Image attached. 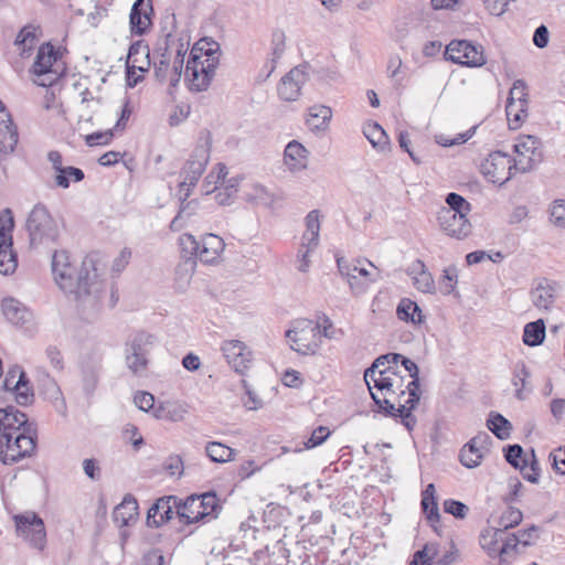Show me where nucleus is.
Listing matches in <instances>:
<instances>
[{
  "label": "nucleus",
  "mask_w": 565,
  "mask_h": 565,
  "mask_svg": "<svg viewBox=\"0 0 565 565\" xmlns=\"http://www.w3.org/2000/svg\"><path fill=\"white\" fill-rule=\"evenodd\" d=\"M52 271L60 288L74 295L84 307H97L106 291V284L99 279L97 262L93 255L85 257L76 271L67 252L56 250L52 257Z\"/></svg>",
  "instance_id": "obj_1"
},
{
  "label": "nucleus",
  "mask_w": 565,
  "mask_h": 565,
  "mask_svg": "<svg viewBox=\"0 0 565 565\" xmlns=\"http://www.w3.org/2000/svg\"><path fill=\"white\" fill-rule=\"evenodd\" d=\"M212 147V134L207 129L200 131L196 146L192 151L190 158L181 170V177L183 181L180 183V192H184L182 203L177 216L171 221L170 228L174 232L182 230L184 226V218L191 215L188 212L192 202L185 203V200L190 196L191 189L196 185L202 173L205 170L206 164L210 161Z\"/></svg>",
  "instance_id": "obj_2"
},
{
  "label": "nucleus",
  "mask_w": 565,
  "mask_h": 565,
  "mask_svg": "<svg viewBox=\"0 0 565 565\" xmlns=\"http://www.w3.org/2000/svg\"><path fill=\"white\" fill-rule=\"evenodd\" d=\"M218 44L199 41L192 49L185 67L190 90H206L220 62Z\"/></svg>",
  "instance_id": "obj_3"
},
{
  "label": "nucleus",
  "mask_w": 565,
  "mask_h": 565,
  "mask_svg": "<svg viewBox=\"0 0 565 565\" xmlns=\"http://www.w3.org/2000/svg\"><path fill=\"white\" fill-rule=\"evenodd\" d=\"M371 396L379 408L386 415L399 417V405L404 404L401 397L406 395L404 390V377L399 375L393 366L384 369L377 376V381L372 383Z\"/></svg>",
  "instance_id": "obj_4"
},
{
  "label": "nucleus",
  "mask_w": 565,
  "mask_h": 565,
  "mask_svg": "<svg viewBox=\"0 0 565 565\" xmlns=\"http://www.w3.org/2000/svg\"><path fill=\"white\" fill-rule=\"evenodd\" d=\"M31 247L49 246L58 237V226L43 204L33 206L25 222Z\"/></svg>",
  "instance_id": "obj_5"
},
{
  "label": "nucleus",
  "mask_w": 565,
  "mask_h": 565,
  "mask_svg": "<svg viewBox=\"0 0 565 565\" xmlns=\"http://www.w3.org/2000/svg\"><path fill=\"white\" fill-rule=\"evenodd\" d=\"M35 446L36 431L34 427H24V431L6 433L0 436V461L3 465H13L30 457Z\"/></svg>",
  "instance_id": "obj_6"
},
{
  "label": "nucleus",
  "mask_w": 565,
  "mask_h": 565,
  "mask_svg": "<svg viewBox=\"0 0 565 565\" xmlns=\"http://www.w3.org/2000/svg\"><path fill=\"white\" fill-rule=\"evenodd\" d=\"M221 510L214 492L192 494L178 505V518L183 524H192L205 519H215Z\"/></svg>",
  "instance_id": "obj_7"
},
{
  "label": "nucleus",
  "mask_w": 565,
  "mask_h": 565,
  "mask_svg": "<svg viewBox=\"0 0 565 565\" xmlns=\"http://www.w3.org/2000/svg\"><path fill=\"white\" fill-rule=\"evenodd\" d=\"M290 348L299 354H315L322 344L320 322L309 319H297L286 331Z\"/></svg>",
  "instance_id": "obj_8"
},
{
  "label": "nucleus",
  "mask_w": 565,
  "mask_h": 565,
  "mask_svg": "<svg viewBox=\"0 0 565 565\" xmlns=\"http://www.w3.org/2000/svg\"><path fill=\"white\" fill-rule=\"evenodd\" d=\"M179 241L182 253L203 264H215L225 247L223 238L212 233L204 234L200 241L192 234H183Z\"/></svg>",
  "instance_id": "obj_9"
},
{
  "label": "nucleus",
  "mask_w": 565,
  "mask_h": 565,
  "mask_svg": "<svg viewBox=\"0 0 565 565\" xmlns=\"http://www.w3.org/2000/svg\"><path fill=\"white\" fill-rule=\"evenodd\" d=\"M404 366V369L409 373V377L412 379L407 384L406 388L408 391V398L404 402V404L399 405V416L403 425L411 430L415 424L416 418L413 416L412 412L417 407L420 401V390H419V369L417 364L398 353H393V363L397 365V363Z\"/></svg>",
  "instance_id": "obj_10"
},
{
  "label": "nucleus",
  "mask_w": 565,
  "mask_h": 565,
  "mask_svg": "<svg viewBox=\"0 0 565 565\" xmlns=\"http://www.w3.org/2000/svg\"><path fill=\"white\" fill-rule=\"evenodd\" d=\"M153 345V335L138 332L125 348V362L128 370L136 376H143L149 364V354Z\"/></svg>",
  "instance_id": "obj_11"
},
{
  "label": "nucleus",
  "mask_w": 565,
  "mask_h": 565,
  "mask_svg": "<svg viewBox=\"0 0 565 565\" xmlns=\"http://www.w3.org/2000/svg\"><path fill=\"white\" fill-rule=\"evenodd\" d=\"M15 533L26 541L30 546L42 551L46 543V532L43 520L35 512H25L12 516Z\"/></svg>",
  "instance_id": "obj_12"
},
{
  "label": "nucleus",
  "mask_w": 565,
  "mask_h": 565,
  "mask_svg": "<svg viewBox=\"0 0 565 565\" xmlns=\"http://www.w3.org/2000/svg\"><path fill=\"white\" fill-rule=\"evenodd\" d=\"M481 172L487 180L501 185L518 171L514 158L502 151H494L481 163Z\"/></svg>",
  "instance_id": "obj_13"
},
{
  "label": "nucleus",
  "mask_w": 565,
  "mask_h": 565,
  "mask_svg": "<svg viewBox=\"0 0 565 565\" xmlns=\"http://www.w3.org/2000/svg\"><path fill=\"white\" fill-rule=\"evenodd\" d=\"M518 158L514 159L516 171L525 173L542 161L541 140L532 135L522 136L513 146Z\"/></svg>",
  "instance_id": "obj_14"
},
{
  "label": "nucleus",
  "mask_w": 565,
  "mask_h": 565,
  "mask_svg": "<svg viewBox=\"0 0 565 565\" xmlns=\"http://www.w3.org/2000/svg\"><path fill=\"white\" fill-rule=\"evenodd\" d=\"M309 68L308 63L299 64L281 77L277 85L280 99L295 102L299 98L302 86L309 81Z\"/></svg>",
  "instance_id": "obj_15"
},
{
  "label": "nucleus",
  "mask_w": 565,
  "mask_h": 565,
  "mask_svg": "<svg viewBox=\"0 0 565 565\" xmlns=\"http://www.w3.org/2000/svg\"><path fill=\"white\" fill-rule=\"evenodd\" d=\"M57 62V52L51 43L40 46L32 70L38 77H43L36 83L41 86H51L58 78L60 73L53 66Z\"/></svg>",
  "instance_id": "obj_16"
},
{
  "label": "nucleus",
  "mask_w": 565,
  "mask_h": 565,
  "mask_svg": "<svg viewBox=\"0 0 565 565\" xmlns=\"http://www.w3.org/2000/svg\"><path fill=\"white\" fill-rule=\"evenodd\" d=\"M337 264L340 274L347 277L351 290L356 295L366 290L367 282H374L379 279V273L373 275L363 266L364 260L359 259L353 264H347L342 258H338Z\"/></svg>",
  "instance_id": "obj_17"
},
{
  "label": "nucleus",
  "mask_w": 565,
  "mask_h": 565,
  "mask_svg": "<svg viewBox=\"0 0 565 565\" xmlns=\"http://www.w3.org/2000/svg\"><path fill=\"white\" fill-rule=\"evenodd\" d=\"M221 351L228 365L238 374H245L252 364V351L239 340H225Z\"/></svg>",
  "instance_id": "obj_18"
},
{
  "label": "nucleus",
  "mask_w": 565,
  "mask_h": 565,
  "mask_svg": "<svg viewBox=\"0 0 565 565\" xmlns=\"http://www.w3.org/2000/svg\"><path fill=\"white\" fill-rule=\"evenodd\" d=\"M150 67L149 46L143 41L134 42L128 51L126 74L129 86H136L141 79L140 76L132 78L136 71L147 72Z\"/></svg>",
  "instance_id": "obj_19"
},
{
  "label": "nucleus",
  "mask_w": 565,
  "mask_h": 565,
  "mask_svg": "<svg viewBox=\"0 0 565 565\" xmlns=\"http://www.w3.org/2000/svg\"><path fill=\"white\" fill-rule=\"evenodd\" d=\"M446 202L448 206H443L437 214V221L440 230L450 237H457L459 232V194L451 192L447 195Z\"/></svg>",
  "instance_id": "obj_20"
},
{
  "label": "nucleus",
  "mask_w": 565,
  "mask_h": 565,
  "mask_svg": "<svg viewBox=\"0 0 565 565\" xmlns=\"http://www.w3.org/2000/svg\"><path fill=\"white\" fill-rule=\"evenodd\" d=\"M490 436L480 433L461 448V465L475 468L480 465L484 454L489 451Z\"/></svg>",
  "instance_id": "obj_21"
},
{
  "label": "nucleus",
  "mask_w": 565,
  "mask_h": 565,
  "mask_svg": "<svg viewBox=\"0 0 565 565\" xmlns=\"http://www.w3.org/2000/svg\"><path fill=\"white\" fill-rule=\"evenodd\" d=\"M177 497L168 495L158 499L148 510L147 513V525L151 527H159L163 523L170 521L173 515V509L178 513Z\"/></svg>",
  "instance_id": "obj_22"
},
{
  "label": "nucleus",
  "mask_w": 565,
  "mask_h": 565,
  "mask_svg": "<svg viewBox=\"0 0 565 565\" xmlns=\"http://www.w3.org/2000/svg\"><path fill=\"white\" fill-rule=\"evenodd\" d=\"M152 0H136L129 15L131 32L137 35L145 34L152 23Z\"/></svg>",
  "instance_id": "obj_23"
},
{
  "label": "nucleus",
  "mask_w": 565,
  "mask_h": 565,
  "mask_svg": "<svg viewBox=\"0 0 565 565\" xmlns=\"http://www.w3.org/2000/svg\"><path fill=\"white\" fill-rule=\"evenodd\" d=\"M556 292V282L542 279L531 289L530 298L536 309L548 311L555 302Z\"/></svg>",
  "instance_id": "obj_24"
},
{
  "label": "nucleus",
  "mask_w": 565,
  "mask_h": 565,
  "mask_svg": "<svg viewBox=\"0 0 565 565\" xmlns=\"http://www.w3.org/2000/svg\"><path fill=\"white\" fill-rule=\"evenodd\" d=\"M24 427H33L28 423L24 413L13 406L0 409V436L6 433L24 431Z\"/></svg>",
  "instance_id": "obj_25"
},
{
  "label": "nucleus",
  "mask_w": 565,
  "mask_h": 565,
  "mask_svg": "<svg viewBox=\"0 0 565 565\" xmlns=\"http://www.w3.org/2000/svg\"><path fill=\"white\" fill-rule=\"evenodd\" d=\"M407 275L412 277L415 288L422 292H433L435 281L420 259L413 262L407 268Z\"/></svg>",
  "instance_id": "obj_26"
},
{
  "label": "nucleus",
  "mask_w": 565,
  "mask_h": 565,
  "mask_svg": "<svg viewBox=\"0 0 565 565\" xmlns=\"http://www.w3.org/2000/svg\"><path fill=\"white\" fill-rule=\"evenodd\" d=\"M1 309L6 319L14 326H22L31 319L29 309L14 298H4L1 302Z\"/></svg>",
  "instance_id": "obj_27"
},
{
  "label": "nucleus",
  "mask_w": 565,
  "mask_h": 565,
  "mask_svg": "<svg viewBox=\"0 0 565 565\" xmlns=\"http://www.w3.org/2000/svg\"><path fill=\"white\" fill-rule=\"evenodd\" d=\"M284 159L291 171H300L307 168L308 150L297 140H292L285 148Z\"/></svg>",
  "instance_id": "obj_28"
},
{
  "label": "nucleus",
  "mask_w": 565,
  "mask_h": 565,
  "mask_svg": "<svg viewBox=\"0 0 565 565\" xmlns=\"http://www.w3.org/2000/svg\"><path fill=\"white\" fill-rule=\"evenodd\" d=\"M332 119V109L326 105H313L308 109L306 124L312 131H326Z\"/></svg>",
  "instance_id": "obj_29"
},
{
  "label": "nucleus",
  "mask_w": 565,
  "mask_h": 565,
  "mask_svg": "<svg viewBox=\"0 0 565 565\" xmlns=\"http://www.w3.org/2000/svg\"><path fill=\"white\" fill-rule=\"evenodd\" d=\"M164 53L163 57H170V55L174 52L175 58L178 61V65L183 66L184 56L188 52L190 41L186 36H178L172 32L167 33L166 42H164Z\"/></svg>",
  "instance_id": "obj_30"
},
{
  "label": "nucleus",
  "mask_w": 565,
  "mask_h": 565,
  "mask_svg": "<svg viewBox=\"0 0 565 565\" xmlns=\"http://www.w3.org/2000/svg\"><path fill=\"white\" fill-rule=\"evenodd\" d=\"M138 514V502L131 494H126L122 502L114 510V520L120 526H127Z\"/></svg>",
  "instance_id": "obj_31"
},
{
  "label": "nucleus",
  "mask_w": 565,
  "mask_h": 565,
  "mask_svg": "<svg viewBox=\"0 0 565 565\" xmlns=\"http://www.w3.org/2000/svg\"><path fill=\"white\" fill-rule=\"evenodd\" d=\"M504 536L503 529L489 526L480 534V545L492 558H497Z\"/></svg>",
  "instance_id": "obj_32"
},
{
  "label": "nucleus",
  "mask_w": 565,
  "mask_h": 565,
  "mask_svg": "<svg viewBox=\"0 0 565 565\" xmlns=\"http://www.w3.org/2000/svg\"><path fill=\"white\" fill-rule=\"evenodd\" d=\"M461 66L480 67L486 64L482 45L461 40Z\"/></svg>",
  "instance_id": "obj_33"
},
{
  "label": "nucleus",
  "mask_w": 565,
  "mask_h": 565,
  "mask_svg": "<svg viewBox=\"0 0 565 565\" xmlns=\"http://www.w3.org/2000/svg\"><path fill=\"white\" fill-rule=\"evenodd\" d=\"M188 413L186 405L180 402H166L157 406L153 416L157 419L181 422Z\"/></svg>",
  "instance_id": "obj_34"
},
{
  "label": "nucleus",
  "mask_w": 565,
  "mask_h": 565,
  "mask_svg": "<svg viewBox=\"0 0 565 565\" xmlns=\"http://www.w3.org/2000/svg\"><path fill=\"white\" fill-rule=\"evenodd\" d=\"M520 547L521 544L518 540V535L515 533L504 532L498 555L499 562L501 564H509L513 562L515 557L521 553Z\"/></svg>",
  "instance_id": "obj_35"
},
{
  "label": "nucleus",
  "mask_w": 565,
  "mask_h": 565,
  "mask_svg": "<svg viewBox=\"0 0 565 565\" xmlns=\"http://www.w3.org/2000/svg\"><path fill=\"white\" fill-rule=\"evenodd\" d=\"M40 34V26L32 24L25 25L20 30L14 44L21 49L22 56L29 55L35 46Z\"/></svg>",
  "instance_id": "obj_36"
},
{
  "label": "nucleus",
  "mask_w": 565,
  "mask_h": 565,
  "mask_svg": "<svg viewBox=\"0 0 565 565\" xmlns=\"http://www.w3.org/2000/svg\"><path fill=\"white\" fill-rule=\"evenodd\" d=\"M320 220L319 211L312 210L306 216V231L302 234L305 245L317 247L319 244Z\"/></svg>",
  "instance_id": "obj_37"
},
{
  "label": "nucleus",
  "mask_w": 565,
  "mask_h": 565,
  "mask_svg": "<svg viewBox=\"0 0 565 565\" xmlns=\"http://www.w3.org/2000/svg\"><path fill=\"white\" fill-rule=\"evenodd\" d=\"M422 509L431 524L439 522L440 515L435 500V486L433 483H429L422 493Z\"/></svg>",
  "instance_id": "obj_38"
},
{
  "label": "nucleus",
  "mask_w": 565,
  "mask_h": 565,
  "mask_svg": "<svg viewBox=\"0 0 565 565\" xmlns=\"http://www.w3.org/2000/svg\"><path fill=\"white\" fill-rule=\"evenodd\" d=\"M396 315L398 319L403 321H412L413 323H422L424 319L418 305L408 298H403L399 301Z\"/></svg>",
  "instance_id": "obj_39"
},
{
  "label": "nucleus",
  "mask_w": 565,
  "mask_h": 565,
  "mask_svg": "<svg viewBox=\"0 0 565 565\" xmlns=\"http://www.w3.org/2000/svg\"><path fill=\"white\" fill-rule=\"evenodd\" d=\"M205 451L213 462L218 463L232 461L235 457L234 449L218 441H209L205 446Z\"/></svg>",
  "instance_id": "obj_40"
},
{
  "label": "nucleus",
  "mask_w": 565,
  "mask_h": 565,
  "mask_svg": "<svg viewBox=\"0 0 565 565\" xmlns=\"http://www.w3.org/2000/svg\"><path fill=\"white\" fill-rule=\"evenodd\" d=\"M487 427L501 440L510 438L512 425L499 413L491 412L489 414Z\"/></svg>",
  "instance_id": "obj_41"
},
{
  "label": "nucleus",
  "mask_w": 565,
  "mask_h": 565,
  "mask_svg": "<svg viewBox=\"0 0 565 565\" xmlns=\"http://www.w3.org/2000/svg\"><path fill=\"white\" fill-rule=\"evenodd\" d=\"M545 339V323L542 319L529 322L524 327L523 342L529 347L540 345Z\"/></svg>",
  "instance_id": "obj_42"
},
{
  "label": "nucleus",
  "mask_w": 565,
  "mask_h": 565,
  "mask_svg": "<svg viewBox=\"0 0 565 565\" xmlns=\"http://www.w3.org/2000/svg\"><path fill=\"white\" fill-rule=\"evenodd\" d=\"M363 134L374 148L384 150L388 146V137L377 122H367L364 125Z\"/></svg>",
  "instance_id": "obj_43"
},
{
  "label": "nucleus",
  "mask_w": 565,
  "mask_h": 565,
  "mask_svg": "<svg viewBox=\"0 0 565 565\" xmlns=\"http://www.w3.org/2000/svg\"><path fill=\"white\" fill-rule=\"evenodd\" d=\"M527 106L521 103L508 102L505 106L507 119L511 129H518L527 117Z\"/></svg>",
  "instance_id": "obj_44"
},
{
  "label": "nucleus",
  "mask_w": 565,
  "mask_h": 565,
  "mask_svg": "<svg viewBox=\"0 0 565 565\" xmlns=\"http://www.w3.org/2000/svg\"><path fill=\"white\" fill-rule=\"evenodd\" d=\"M0 152L8 154L11 153L18 143V131L9 116V122L6 127L0 126Z\"/></svg>",
  "instance_id": "obj_45"
},
{
  "label": "nucleus",
  "mask_w": 565,
  "mask_h": 565,
  "mask_svg": "<svg viewBox=\"0 0 565 565\" xmlns=\"http://www.w3.org/2000/svg\"><path fill=\"white\" fill-rule=\"evenodd\" d=\"M14 227L13 214L10 209H4L0 212V247L13 246L12 231Z\"/></svg>",
  "instance_id": "obj_46"
},
{
  "label": "nucleus",
  "mask_w": 565,
  "mask_h": 565,
  "mask_svg": "<svg viewBox=\"0 0 565 565\" xmlns=\"http://www.w3.org/2000/svg\"><path fill=\"white\" fill-rule=\"evenodd\" d=\"M391 362H393V353L381 355L374 360L370 367L365 370L364 381L370 392H372L373 388L372 383H375V381H377V376H380L383 370L387 367L385 365Z\"/></svg>",
  "instance_id": "obj_47"
},
{
  "label": "nucleus",
  "mask_w": 565,
  "mask_h": 565,
  "mask_svg": "<svg viewBox=\"0 0 565 565\" xmlns=\"http://www.w3.org/2000/svg\"><path fill=\"white\" fill-rule=\"evenodd\" d=\"M85 174L82 169L76 167H63L57 173H55V184L58 188L67 189L71 184V180L74 182H81L84 180Z\"/></svg>",
  "instance_id": "obj_48"
},
{
  "label": "nucleus",
  "mask_w": 565,
  "mask_h": 565,
  "mask_svg": "<svg viewBox=\"0 0 565 565\" xmlns=\"http://www.w3.org/2000/svg\"><path fill=\"white\" fill-rule=\"evenodd\" d=\"M522 520L523 513L521 510L514 507H508L499 516L495 527L503 529V532H507L509 529L519 525Z\"/></svg>",
  "instance_id": "obj_49"
},
{
  "label": "nucleus",
  "mask_w": 565,
  "mask_h": 565,
  "mask_svg": "<svg viewBox=\"0 0 565 565\" xmlns=\"http://www.w3.org/2000/svg\"><path fill=\"white\" fill-rule=\"evenodd\" d=\"M18 267L17 253L12 247L1 246L0 247V274L8 276L12 275Z\"/></svg>",
  "instance_id": "obj_50"
},
{
  "label": "nucleus",
  "mask_w": 565,
  "mask_h": 565,
  "mask_svg": "<svg viewBox=\"0 0 565 565\" xmlns=\"http://www.w3.org/2000/svg\"><path fill=\"white\" fill-rule=\"evenodd\" d=\"M438 554V546L434 543H427L422 550L414 553L408 565H431Z\"/></svg>",
  "instance_id": "obj_51"
},
{
  "label": "nucleus",
  "mask_w": 565,
  "mask_h": 565,
  "mask_svg": "<svg viewBox=\"0 0 565 565\" xmlns=\"http://www.w3.org/2000/svg\"><path fill=\"white\" fill-rule=\"evenodd\" d=\"M26 375L19 367H12L6 375L3 386L7 391H14L25 387Z\"/></svg>",
  "instance_id": "obj_52"
},
{
  "label": "nucleus",
  "mask_w": 565,
  "mask_h": 565,
  "mask_svg": "<svg viewBox=\"0 0 565 565\" xmlns=\"http://www.w3.org/2000/svg\"><path fill=\"white\" fill-rule=\"evenodd\" d=\"M523 448L518 445H509L504 448V458L505 460L514 468L521 469V471L526 468V460H522Z\"/></svg>",
  "instance_id": "obj_53"
},
{
  "label": "nucleus",
  "mask_w": 565,
  "mask_h": 565,
  "mask_svg": "<svg viewBox=\"0 0 565 565\" xmlns=\"http://www.w3.org/2000/svg\"><path fill=\"white\" fill-rule=\"evenodd\" d=\"M217 173L210 172L203 183V189L206 194L216 191L215 186H218L217 184H223L225 182V177L227 174V168L223 163L217 164Z\"/></svg>",
  "instance_id": "obj_54"
},
{
  "label": "nucleus",
  "mask_w": 565,
  "mask_h": 565,
  "mask_svg": "<svg viewBox=\"0 0 565 565\" xmlns=\"http://www.w3.org/2000/svg\"><path fill=\"white\" fill-rule=\"evenodd\" d=\"M458 281V270L455 265L447 267L444 270L443 278L439 282V290L444 295H449L455 290Z\"/></svg>",
  "instance_id": "obj_55"
},
{
  "label": "nucleus",
  "mask_w": 565,
  "mask_h": 565,
  "mask_svg": "<svg viewBox=\"0 0 565 565\" xmlns=\"http://www.w3.org/2000/svg\"><path fill=\"white\" fill-rule=\"evenodd\" d=\"M530 376V372L524 363L516 366L513 377L512 384L515 387V396L519 399H524L523 390L526 384V379Z\"/></svg>",
  "instance_id": "obj_56"
},
{
  "label": "nucleus",
  "mask_w": 565,
  "mask_h": 565,
  "mask_svg": "<svg viewBox=\"0 0 565 565\" xmlns=\"http://www.w3.org/2000/svg\"><path fill=\"white\" fill-rule=\"evenodd\" d=\"M508 102L529 105L527 86L523 79H516L513 82L509 92Z\"/></svg>",
  "instance_id": "obj_57"
},
{
  "label": "nucleus",
  "mask_w": 565,
  "mask_h": 565,
  "mask_svg": "<svg viewBox=\"0 0 565 565\" xmlns=\"http://www.w3.org/2000/svg\"><path fill=\"white\" fill-rule=\"evenodd\" d=\"M286 50V34L281 30L273 32L269 57L279 61Z\"/></svg>",
  "instance_id": "obj_58"
},
{
  "label": "nucleus",
  "mask_w": 565,
  "mask_h": 565,
  "mask_svg": "<svg viewBox=\"0 0 565 565\" xmlns=\"http://www.w3.org/2000/svg\"><path fill=\"white\" fill-rule=\"evenodd\" d=\"M550 221L558 228H565V200H555L550 207Z\"/></svg>",
  "instance_id": "obj_59"
},
{
  "label": "nucleus",
  "mask_w": 565,
  "mask_h": 565,
  "mask_svg": "<svg viewBox=\"0 0 565 565\" xmlns=\"http://www.w3.org/2000/svg\"><path fill=\"white\" fill-rule=\"evenodd\" d=\"M539 533L540 527L536 525H531L530 527L523 531H519L515 534L518 535V540L520 541L521 546L527 547L535 544V542L539 540Z\"/></svg>",
  "instance_id": "obj_60"
},
{
  "label": "nucleus",
  "mask_w": 565,
  "mask_h": 565,
  "mask_svg": "<svg viewBox=\"0 0 565 565\" xmlns=\"http://www.w3.org/2000/svg\"><path fill=\"white\" fill-rule=\"evenodd\" d=\"M98 383V370L96 367H87L83 370V385L87 394H92Z\"/></svg>",
  "instance_id": "obj_61"
},
{
  "label": "nucleus",
  "mask_w": 565,
  "mask_h": 565,
  "mask_svg": "<svg viewBox=\"0 0 565 565\" xmlns=\"http://www.w3.org/2000/svg\"><path fill=\"white\" fill-rule=\"evenodd\" d=\"M114 137L113 130H106V131H97L93 132L90 135H87L85 138V141L88 146H102V145H108Z\"/></svg>",
  "instance_id": "obj_62"
},
{
  "label": "nucleus",
  "mask_w": 565,
  "mask_h": 565,
  "mask_svg": "<svg viewBox=\"0 0 565 565\" xmlns=\"http://www.w3.org/2000/svg\"><path fill=\"white\" fill-rule=\"evenodd\" d=\"M330 435V430L327 427L319 426L316 428L310 438L305 443L307 449L320 446Z\"/></svg>",
  "instance_id": "obj_63"
},
{
  "label": "nucleus",
  "mask_w": 565,
  "mask_h": 565,
  "mask_svg": "<svg viewBox=\"0 0 565 565\" xmlns=\"http://www.w3.org/2000/svg\"><path fill=\"white\" fill-rule=\"evenodd\" d=\"M134 402L136 406L143 412H149L150 409L154 411L156 408L154 397L148 392H138L134 397Z\"/></svg>",
  "instance_id": "obj_64"
}]
</instances>
